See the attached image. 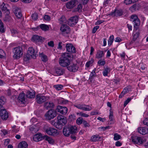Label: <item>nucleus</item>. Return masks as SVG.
<instances>
[{
	"label": "nucleus",
	"instance_id": "1",
	"mask_svg": "<svg viewBox=\"0 0 148 148\" xmlns=\"http://www.w3.org/2000/svg\"><path fill=\"white\" fill-rule=\"evenodd\" d=\"M71 58L70 55L67 53H63L62 58L59 60L60 65L63 67H68L71 63L70 59Z\"/></svg>",
	"mask_w": 148,
	"mask_h": 148
},
{
	"label": "nucleus",
	"instance_id": "2",
	"mask_svg": "<svg viewBox=\"0 0 148 148\" xmlns=\"http://www.w3.org/2000/svg\"><path fill=\"white\" fill-rule=\"evenodd\" d=\"M57 121L54 123V126L57 128L61 129L64 125L67 123V121L66 117L61 115H58L57 117Z\"/></svg>",
	"mask_w": 148,
	"mask_h": 148
},
{
	"label": "nucleus",
	"instance_id": "3",
	"mask_svg": "<svg viewBox=\"0 0 148 148\" xmlns=\"http://www.w3.org/2000/svg\"><path fill=\"white\" fill-rule=\"evenodd\" d=\"M77 127L75 126H65L63 129V133L65 136H68L70 134H74L77 132Z\"/></svg>",
	"mask_w": 148,
	"mask_h": 148
},
{
	"label": "nucleus",
	"instance_id": "4",
	"mask_svg": "<svg viewBox=\"0 0 148 148\" xmlns=\"http://www.w3.org/2000/svg\"><path fill=\"white\" fill-rule=\"evenodd\" d=\"M45 130L46 133L49 135L56 136L59 134L56 129L50 127H48L45 128Z\"/></svg>",
	"mask_w": 148,
	"mask_h": 148
},
{
	"label": "nucleus",
	"instance_id": "5",
	"mask_svg": "<svg viewBox=\"0 0 148 148\" xmlns=\"http://www.w3.org/2000/svg\"><path fill=\"white\" fill-rule=\"evenodd\" d=\"M36 101L39 104H42L43 103L48 101L49 99V97L37 95L36 96Z\"/></svg>",
	"mask_w": 148,
	"mask_h": 148
},
{
	"label": "nucleus",
	"instance_id": "6",
	"mask_svg": "<svg viewBox=\"0 0 148 148\" xmlns=\"http://www.w3.org/2000/svg\"><path fill=\"white\" fill-rule=\"evenodd\" d=\"M60 30L62 34L64 36H66L69 34L70 32V28L69 27L65 24L62 25L60 28Z\"/></svg>",
	"mask_w": 148,
	"mask_h": 148
},
{
	"label": "nucleus",
	"instance_id": "7",
	"mask_svg": "<svg viewBox=\"0 0 148 148\" xmlns=\"http://www.w3.org/2000/svg\"><path fill=\"white\" fill-rule=\"evenodd\" d=\"M14 57L16 58H19L23 54L22 51V48L20 47H17L14 48Z\"/></svg>",
	"mask_w": 148,
	"mask_h": 148
},
{
	"label": "nucleus",
	"instance_id": "8",
	"mask_svg": "<svg viewBox=\"0 0 148 148\" xmlns=\"http://www.w3.org/2000/svg\"><path fill=\"white\" fill-rule=\"evenodd\" d=\"M74 106L79 109L86 111H89L92 109L91 107L89 105L84 104H77L75 105Z\"/></svg>",
	"mask_w": 148,
	"mask_h": 148
},
{
	"label": "nucleus",
	"instance_id": "9",
	"mask_svg": "<svg viewBox=\"0 0 148 148\" xmlns=\"http://www.w3.org/2000/svg\"><path fill=\"white\" fill-rule=\"evenodd\" d=\"M132 139L134 143L139 145L142 144L144 142L142 138L137 136L132 137Z\"/></svg>",
	"mask_w": 148,
	"mask_h": 148
},
{
	"label": "nucleus",
	"instance_id": "10",
	"mask_svg": "<svg viewBox=\"0 0 148 148\" xmlns=\"http://www.w3.org/2000/svg\"><path fill=\"white\" fill-rule=\"evenodd\" d=\"M56 116V112L54 110L51 109L49 110L45 114V116L48 119H53Z\"/></svg>",
	"mask_w": 148,
	"mask_h": 148
},
{
	"label": "nucleus",
	"instance_id": "11",
	"mask_svg": "<svg viewBox=\"0 0 148 148\" xmlns=\"http://www.w3.org/2000/svg\"><path fill=\"white\" fill-rule=\"evenodd\" d=\"M56 110L61 114L64 115L67 113L68 109L66 107L58 106H57Z\"/></svg>",
	"mask_w": 148,
	"mask_h": 148
},
{
	"label": "nucleus",
	"instance_id": "12",
	"mask_svg": "<svg viewBox=\"0 0 148 148\" xmlns=\"http://www.w3.org/2000/svg\"><path fill=\"white\" fill-rule=\"evenodd\" d=\"M66 51L71 53H76L75 48L71 43L67 44L66 46Z\"/></svg>",
	"mask_w": 148,
	"mask_h": 148
},
{
	"label": "nucleus",
	"instance_id": "13",
	"mask_svg": "<svg viewBox=\"0 0 148 148\" xmlns=\"http://www.w3.org/2000/svg\"><path fill=\"white\" fill-rule=\"evenodd\" d=\"M67 67V69L70 71L75 72L78 70L79 67L77 64H70Z\"/></svg>",
	"mask_w": 148,
	"mask_h": 148
},
{
	"label": "nucleus",
	"instance_id": "14",
	"mask_svg": "<svg viewBox=\"0 0 148 148\" xmlns=\"http://www.w3.org/2000/svg\"><path fill=\"white\" fill-rule=\"evenodd\" d=\"M123 12L121 9H115L114 11L109 14L110 16H115L116 17L120 16L123 14Z\"/></svg>",
	"mask_w": 148,
	"mask_h": 148
},
{
	"label": "nucleus",
	"instance_id": "15",
	"mask_svg": "<svg viewBox=\"0 0 148 148\" xmlns=\"http://www.w3.org/2000/svg\"><path fill=\"white\" fill-rule=\"evenodd\" d=\"M77 16H73L70 18L68 22V25L70 26L75 25L78 22Z\"/></svg>",
	"mask_w": 148,
	"mask_h": 148
},
{
	"label": "nucleus",
	"instance_id": "16",
	"mask_svg": "<svg viewBox=\"0 0 148 148\" xmlns=\"http://www.w3.org/2000/svg\"><path fill=\"white\" fill-rule=\"evenodd\" d=\"M44 38L41 36L37 35H34L32 38V40L36 43H42Z\"/></svg>",
	"mask_w": 148,
	"mask_h": 148
},
{
	"label": "nucleus",
	"instance_id": "17",
	"mask_svg": "<svg viewBox=\"0 0 148 148\" xmlns=\"http://www.w3.org/2000/svg\"><path fill=\"white\" fill-rule=\"evenodd\" d=\"M0 116L3 120H6L8 118V113L5 109H2L0 110Z\"/></svg>",
	"mask_w": 148,
	"mask_h": 148
},
{
	"label": "nucleus",
	"instance_id": "18",
	"mask_svg": "<svg viewBox=\"0 0 148 148\" xmlns=\"http://www.w3.org/2000/svg\"><path fill=\"white\" fill-rule=\"evenodd\" d=\"M17 100L18 102L20 103L25 104V96L24 92L20 94L18 97Z\"/></svg>",
	"mask_w": 148,
	"mask_h": 148
},
{
	"label": "nucleus",
	"instance_id": "19",
	"mask_svg": "<svg viewBox=\"0 0 148 148\" xmlns=\"http://www.w3.org/2000/svg\"><path fill=\"white\" fill-rule=\"evenodd\" d=\"M64 71L63 69L60 67H57L55 68L54 73L56 76H60L63 74Z\"/></svg>",
	"mask_w": 148,
	"mask_h": 148
},
{
	"label": "nucleus",
	"instance_id": "20",
	"mask_svg": "<svg viewBox=\"0 0 148 148\" xmlns=\"http://www.w3.org/2000/svg\"><path fill=\"white\" fill-rule=\"evenodd\" d=\"M14 13L16 16L18 18H20L22 16L21 11L20 8L16 7L13 11Z\"/></svg>",
	"mask_w": 148,
	"mask_h": 148
},
{
	"label": "nucleus",
	"instance_id": "21",
	"mask_svg": "<svg viewBox=\"0 0 148 148\" xmlns=\"http://www.w3.org/2000/svg\"><path fill=\"white\" fill-rule=\"evenodd\" d=\"M28 54H30L31 57L34 59L36 58L37 55L36 53L35 52L33 48L29 47V48L28 51Z\"/></svg>",
	"mask_w": 148,
	"mask_h": 148
},
{
	"label": "nucleus",
	"instance_id": "22",
	"mask_svg": "<svg viewBox=\"0 0 148 148\" xmlns=\"http://www.w3.org/2000/svg\"><path fill=\"white\" fill-rule=\"evenodd\" d=\"M43 139V136L41 133L37 134L34 135L33 137V140L36 142H38Z\"/></svg>",
	"mask_w": 148,
	"mask_h": 148
},
{
	"label": "nucleus",
	"instance_id": "23",
	"mask_svg": "<svg viewBox=\"0 0 148 148\" xmlns=\"http://www.w3.org/2000/svg\"><path fill=\"white\" fill-rule=\"evenodd\" d=\"M54 104L53 102H47L45 103L44 107L45 109L48 110L54 108Z\"/></svg>",
	"mask_w": 148,
	"mask_h": 148
},
{
	"label": "nucleus",
	"instance_id": "24",
	"mask_svg": "<svg viewBox=\"0 0 148 148\" xmlns=\"http://www.w3.org/2000/svg\"><path fill=\"white\" fill-rule=\"evenodd\" d=\"M76 0H71L67 3L66 4V7L67 8L71 9L75 5Z\"/></svg>",
	"mask_w": 148,
	"mask_h": 148
},
{
	"label": "nucleus",
	"instance_id": "25",
	"mask_svg": "<svg viewBox=\"0 0 148 148\" xmlns=\"http://www.w3.org/2000/svg\"><path fill=\"white\" fill-rule=\"evenodd\" d=\"M138 132L140 134L145 135L148 133V128L143 127H140L138 128Z\"/></svg>",
	"mask_w": 148,
	"mask_h": 148
},
{
	"label": "nucleus",
	"instance_id": "26",
	"mask_svg": "<svg viewBox=\"0 0 148 148\" xmlns=\"http://www.w3.org/2000/svg\"><path fill=\"white\" fill-rule=\"evenodd\" d=\"M104 55L103 51L99 50L97 52L95 57L97 59L101 58L104 56Z\"/></svg>",
	"mask_w": 148,
	"mask_h": 148
},
{
	"label": "nucleus",
	"instance_id": "27",
	"mask_svg": "<svg viewBox=\"0 0 148 148\" xmlns=\"http://www.w3.org/2000/svg\"><path fill=\"white\" fill-rule=\"evenodd\" d=\"M111 70L110 68L108 66L105 67L102 73L103 75L104 76H108V73H110Z\"/></svg>",
	"mask_w": 148,
	"mask_h": 148
},
{
	"label": "nucleus",
	"instance_id": "28",
	"mask_svg": "<svg viewBox=\"0 0 148 148\" xmlns=\"http://www.w3.org/2000/svg\"><path fill=\"white\" fill-rule=\"evenodd\" d=\"M109 120L111 122L110 123V124H112L114 122V119L113 117V111L111 109H110V114L109 116Z\"/></svg>",
	"mask_w": 148,
	"mask_h": 148
},
{
	"label": "nucleus",
	"instance_id": "29",
	"mask_svg": "<svg viewBox=\"0 0 148 148\" xmlns=\"http://www.w3.org/2000/svg\"><path fill=\"white\" fill-rule=\"evenodd\" d=\"M28 145L25 141H22L18 145V148H27Z\"/></svg>",
	"mask_w": 148,
	"mask_h": 148
},
{
	"label": "nucleus",
	"instance_id": "30",
	"mask_svg": "<svg viewBox=\"0 0 148 148\" xmlns=\"http://www.w3.org/2000/svg\"><path fill=\"white\" fill-rule=\"evenodd\" d=\"M39 27L42 30L44 31L48 30L49 29V25L44 24L40 25Z\"/></svg>",
	"mask_w": 148,
	"mask_h": 148
},
{
	"label": "nucleus",
	"instance_id": "31",
	"mask_svg": "<svg viewBox=\"0 0 148 148\" xmlns=\"http://www.w3.org/2000/svg\"><path fill=\"white\" fill-rule=\"evenodd\" d=\"M43 139L47 141L50 144H53L54 143V140L53 139L47 135L43 136Z\"/></svg>",
	"mask_w": 148,
	"mask_h": 148
},
{
	"label": "nucleus",
	"instance_id": "32",
	"mask_svg": "<svg viewBox=\"0 0 148 148\" xmlns=\"http://www.w3.org/2000/svg\"><path fill=\"white\" fill-rule=\"evenodd\" d=\"M101 138V137L98 135L92 136L91 138V140L93 142H96Z\"/></svg>",
	"mask_w": 148,
	"mask_h": 148
},
{
	"label": "nucleus",
	"instance_id": "33",
	"mask_svg": "<svg viewBox=\"0 0 148 148\" xmlns=\"http://www.w3.org/2000/svg\"><path fill=\"white\" fill-rule=\"evenodd\" d=\"M35 96V94L33 92H31L30 91H28L27 92L26 96L28 98H33Z\"/></svg>",
	"mask_w": 148,
	"mask_h": 148
},
{
	"label": "nucleus",
	"instance_id": "34",
	"mask_svg": "<svg viewBox=\"0 0 148 148\" xmlns=\"http://www.w3.org/2000/svg\"><path fill=\"white\" fill-rule=\"evenodd\" d=\"M40 56L41 57V60L44 62H46L48 60L47 57L45 54L41 53L40 54Z\"/></svg>",
	"mask_w": 148,
	"mask_h": 148
},
{
	"label": "nucleus",
	"instance_id": "35",
	"mask_svg": "<svg viewBox=\"0 0 148 148\" xmlns=\"http://www.w3.org/2000/svg\"><path fill=\"white\" fill-rule=\"evenodd\" d=\"M114 40V36L113 35L111 36L108 40V45L109 46L112 45Z\"/></svg>",
	"mask_w": 148,
	"mask_h": 148
},
{
	"label": "nucleus",
	"instance_id": "36",
	"mask_svg": "<svg viewBox=\"0 0 148 148\" xmlns=\"http://www.w3.org/2000/svg\"><path fill=\"white\" fill-rule=\"evenodd\" d=\"M94 62V60L93 59H91L90 60L87 62L85 66L87 68L89 67L90 66L92 65Z\"/></svg>",
	"mask_w": 148,
	"mask_h": 148
},
{
	"label": "nucleus",
	"instance_id": "37",
	"mask_svg": "<svg viewBox=\"0 0 148 148\" xmlns=\"http://www.w3.org/2000/svg\"><path fill=\"white\" fill-rule=\"evenodd\" d=\"M133 22L135 28H137L140 24V21L138 18L133 21Z\"/></svg>",
	"mask_w": 148,
	"mask_h": 148
},
{
	"label": "nucleus",
	"instance_id": "38",
	"mask_svg": "<svg viewBox=\"0 0 148 148\" xmlns=\"http://www.w3.org/2000/svg\"><path fill=\"white\" fill-rule=\"evenodd\" d=\"M53 87L57 90H60L62 89L63 86L61 84H57L54 85Z\"/></svg>",
	"mask_w": 148,
	"mask_h": 148
},
{
	"label": "nucleus",
	"instance_id": "39",
	"mask_svg": "<svg viewBox=\"0 0 148 148\" xmlns=\"http://www.w3.org/2000/svg\"><path fill=\"white\" fill-rule=\"evenodd\" d=\"M68 102V101L64 100V99L61 98L58 100V103L60 104H65L67 103Z\"/></svg>",
	"mask_w": 148,
	"mask_h": 148
},
{
	"label": "nucleus",
	"instance_id": "40",
	"mask_svg": "<svg viewBox=\"0 0 148 148\" xmlns=\"http://www.w3.org/2000/svg\"><path fill=\"white\" fill-rule=\"evenodd\" d=\"M140 34V33L138 31L134 34L133 35L132 38V40L133 41H135L137 38L138 37Z\"/></svg>",
	"mask_w": 148,
	"mask_h": 148
},
{
	"label": "nucleus",
	"instance_id": "41",
	"mask_svg": "<svg viewBox=\"0 0 148 148\" xmlns=\"http://www.w3.org/2000/svg\"><path fill=\"white\" fill-rule=\"evenodd\" d=\"M99 66H103L106 64V61L104 59L99 60L97 62Z\"/></svg>",
	"mask_w": 148,
	"mask_h": 148
},
{
	"label": "nucleus",
	"instance_id": "42",
	"mask_svg": "<svg viewBox=\"0 0 148 148\" xmlns=\"http://www.w3.org/2000/svg\"><path fill=\"white\" fill-rule=\"evenodd\" d=\"M10 13L9 10H8L7 12H6V15H5L4 19L5 21H8L10 19V17L9 15Z\"/></svg>",
	"mask_w": 148,
	"mask_h": 148
},
{
	"label": "nucleus",
	"instance_id": "43",
	"mask_svg": "<svg viewBox=\"0 0 148 148\" xmlns=\"http://www.w3.org/2000/svg\"><path fill=\"white\" fill-rule=\"evenodd\" d=\"M1 8L2 11H5L6 12H7L8 10H8L6 5L4 3H3L1 5Z\"/></svg>",
	"mask_w": 148,
	"mask_h": 148
},
{
	"label": "nucleus",
	"instance_id": "44",
	"mask_svg": "<svg viewBox=\"0 0 148 148\" xmlns=\"http://www.w3.org/2000/svg\"><path fill=\"white\" fill-rule=\"evenodd\" d=\"M114 139L115 140H117L120 139L121 138V136L117 133H115L114 134Z\"/></svg>",
	"mask_w": 148,
	"mask_h": 148
},
{
	"label": "nucleus",
	"instance_id": "45",
	"mask_svg": "<svg viewBox=\"0 0 148 148\" xmlns=\"http://www.w3.org/2000/svg\"><path fill=\"white\" fill-rule=\"evenodd\" d=\"M0 31L1 32H4L5 30L4 29V26L3 23L1 20L0 19Z\"/></svg>",
	"mask_w": 148,
	"mask_h": 148
},
{
	"label": "nucleus",
	"instance_id": "46",
	"mask_svg": "<svg viewBox=\"0 0 148 148\" xmlns=\"http://www.w3.org/2000/svg\"><path fill=\"white\" fill-rule=\"evenodd\" d=\"M60 22V24L66 23V21L64 16H62L59 19Z\"/></svg>",
	"mask_w": 148,
	"mask_h": 148
},
{
	"label": "nucleus",
	"instance_id": "47",
	"mask_svg": "<svg viewBox=\"0 0 148 148\" xmlns=\"http://www.w3.org/2000/svg\"><path fill=\"white\" fill-rule=\"evenodd\" d=\"M31 56L30 54H27L25 55L24 57V61L27 62L30 59V57Z\"/></svg>",
	"mask_w": 148,
	"mask_h": 148
},
{
	"label": "nucleus",
	"instance_id": "48",
	"mask_svg": "<svg viewBox=\"0 0 148 148\" xmlns=\"http://www.w3.org/2000/svg\"><path fill=\"white\" fill-rule=\"evenodd\" d=\"M82 117H79L76 120V123L78 125H80L82 123L83 120Z\"/></svg>",
	"mask_w": 148,
	"mask_h": 148
},
{
	"label": "nucleus",
	"instance_id": "49",
	"mask_svg": "<svg viewBox=\"0 0 148 148\" xmlns=\"http://www.w3.org/2000/svg\"><path fill=\"white\" fill-rule=\"evenodd\" d=\"M95 70L96 69H95L92 71L89 76V79H92V77L94 76L95 74H96L95 73Z\"/></svg>",
	"mask_w": 148,
	"mask_h": 148
},
{
	"label": "nucleus",
	"instance_id": "50",
	"mask_svg": "<svg viewBox=\"0 0 148 148\" xmlns=\"http://www.w3.org/2000/svg\"><path fill=\"white\" fill-rule=\"evenodd\" d=\"M5 99L4 97H0V107L2 106V105L5 102Z\"/></svg>",
	"mask_w": 148,
	"mask_h": 148
},
{
	"label": "nucleus",
	"instance_id": "51",
	"mask_svg": "<svg viewBox=\"0 0 148 148\" xmlns=\"http://www.w3.org/2000/svg\"><path fill=\"white\" fill-rule=\"evenodd\" d=\"M82 7V5L81 4H79L78 5L77 8L76 9V10H77L76 11H78L79 12H81Z\"/></svg>",
	"mask_w": 148,
	"mask_h": 148
},
{
	"label": "nucleus",
	"instance_id": "52",
	"mask_svg": "<svg viewBox=\"0 0 148 148\" xmlns=\"http://www.w3.org/2000/svg\"><path fill=\"white\" fill-rule=\"evenodd\" d=\"M38 15L37 13H34L32 15V19L34 21L38 19Z\"/></svg>",
	"mask_w": 148,
	"mask_h": 148
},
{
	"label": "nucleus",
	"instance_id": "53",
	"mask_svg": "<svg viewBox=\"0 0 148 148\" xmlns=\"http://www.w3.org/2000/svg\"><path fill=\"white\" fill-rule=\"evenodd\" d=\"M5 55L4 51L2 49H0V58H3Z\"/></svg>",
	"mask_w": 148,
	"mask_h": 148
},
{
	"label": "nucleus",
	"instance_id": "54",
	"mask_svg": "<svg viewBox=\"0 0 148 148\" xmlns=\"http://www.w3.org/2000/svg\"><path fill=\"white\" fill-rule=\"evenodd\" d=\"M82 123L85 127H89L90 126L89 124L86 121L83 120Z\"/></svg>",
	"mask_w": 148,
	"mask_h": 148
},
{
	"label": "nucleus",
	"instance_id": "55",
	"mask_svg": "<svg viewBox=\"0 0 148 148\" xmlns=\"http://www.w3.org/2000/svg\"><path fill=\"white\" fill-rule=\"evenodd\" d=\"M138 19V18L136 15H132L131 17V20L133 22Z\"/></svg>",
	"mask_w": 148,
	"mask_h": 148
},
{
	"label": "nucleus",
	"instance_id": "56",
	"mask_svg": "<svg viewBox=\"0 0 148 148\" xmlns=\"http://www.w3.org/2000/svg\"><path fill=\"white\" fill-rule=\"evenodd\" d=\"M124 3L126 5H129L133 3L131 0H125Z\"/></svg>",
	"mask_w": 148,
	"mask_h": 148
},
{
	"label": "nucleus",
	"instance_id": "57",
	"mask_svg": "<svg viewBox=\"0 0 148 148\" xmlns=\"http://www.w3.org/2000/svg\"><path fill=\"white\" fill-rule=\"evenodd\" d=\"M137 8V5L136 4H134L130 8V10L132 11L135 10Z\"/></svg>",
	"mask_w": 148,
	"mask_h": 148
},
{
	"label": "nucleus",
	"instance_id": "58",
	"mask_svg": "<svg viewBox=\"0 0 148 148\" xmlns=\"http://www.w3.org/2000/svg\"><path fill=\"white\" fill-rule=\"evenodd\" d=\"M130 89L128 87H127L124 88L122 92H124V94H126V93L129 92L130 90Z\"/></svg>",
	"mask_w": 148,
	"mask_h": 148
},
{
	"label": "nucleus",
	"instance_id": "59",
	"mask_svg": "<svg viewBox=\"0 0 148 148\" xmlns=\"http://www.w3.org/2000/svg\"><path fill=\"white\" fill-rule=\"evenodd\" d=\"M79 114L81 116L85 117H87L89 116L88 114L82 112H80Z\"/></svg>",
	"mask_w": 148,
	"mask_h": 148
},
{
	"label": "nucleus",
	"instance_id": "60",
	"mask_svg": "<svg viewBox=\"0 0 148 148\" xmlns=\"http://www.w3.org/2000/svg\"><path fill=\"white\" fill-rule=\"evenodd\" d=\"M44 18L47 21H49L51 20L50 16L48 15H45L44 16Z\"/></svg>",
	"mask_w": 148,
	"mask_h": 148
},
{
	"label": "nucleus",
	"instance_id": "61",
	"mask_svg": "<svg viewBox=\"0 0 148 148\" xmlns=\"http://www.w3.org/2000/svg\"><path fill=\"white\" fill-rule=\"evenodd\" d=\"M99 28V26H97L95 27L92 30V33L93 34L95 33L98 29Z\"/></svg>",
	"mask_w": 148,
	"mask_h": 148
},
{
	"label": "nucleus",
	"instance_id": "62",
	"mask_svg": "<svg viewBox=\"0 0 148 148\" xmlns=\"http://www.w3.org/2000/svg\"><path fill=\"white\" fill-rule=\"evenodd\" d=\"M131 98H128L125 101L124 104V107H125L127 105V104L131 101Z\"/></svg>",
	"mask_w": 148,
	"mask_h": 148
},
{
	"label": "nucleus",
	"instance_id": "63",
	"mask_svg": "<svg viewBox=\"0 0 148 148\" xmlns=\"http://www.w3.org/2000/svg\"><path fill=\"white\" fill-rule=\"evenodd\" d=\"M115 41L116 42H120L122 41V39L119 37H117L115 38Z\"/></svg>",
	"mask_w": 148,
	"mask_h": 148
},
{
	"label": "nucleus",
	"instance_id": "64",
	"mask_svg": "<svg viewBox=\"0 0 148 148\" xmlns=\"http://www.w3.org/2000/svg\"><path fill=\"white\" fill-rule=\"evenodd\" d=\"M143 124L148 126V119H145L143 121Z\"/></svg>",
	"mask_w": 148,
	"mask_h": 148
}]
</instances>
